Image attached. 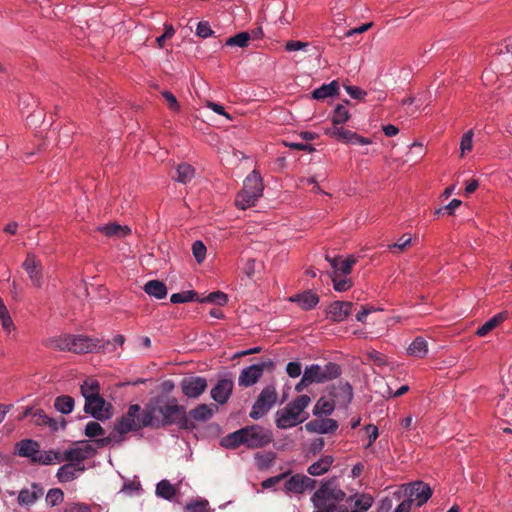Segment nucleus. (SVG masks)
<instances>
[{
  "label": "nucleus",
  "instance_id": "1",
  "mask_svg": "<svg viewBox=\"0 0 512 512\" xmlns=\"http://www.w3.org/2000/svg\"><path fill=\"white\" fill-rule=\"evenodd\" d=\"M143 424L154 428L176 424L185 430H192L195 427L184 406L179 405L175 398L162 397L154 398L146 405Z\"/></svg>",
  "mask_w": 512,
  "mask_h": 512
},
{
  "label": "nucleus",
  "instance_id": "2",
  "mask_svg": "<svg viewBox=\"0 0 512 512\" xmlns=\"http://www.w3.org/2000/svg\"><path fill=\"white\" fill-rule=\"evenodd\" d=\"M144 410L138 404H133L129 407L126 414H124L114 426V430L106 437L96 440L100 447L107 446L111 443L120 444L124 440V435L130 431H138L144 425Z\"/></svg>",
  "mask_w": 512,
  "mask_h": 512
},
{
  "label": "nucleus",
  "instance_id": "3",
  "mask_svg": "<svg viewBox=\"0 0 512 512\" xmlns=\"http://www.w3.org/2000/svg\"><path fill=\"white\" fill-rule=\"evenodd\" d=\"M99 340L86 335L65 334L49 338L46 346L58 350L69 351L75 354L92 353L99 347Z\"/></svg>",
  "mask_w": 512,
  "mask_h": 512
},
{
  "label": "nucleus",
  "instance_id": "4",
  "mask_svg": "<svg viewBox=\"0 0 512 512\" xmlns=\"http://www.w3.org/2000/svg\"><path fill=\"white\" fill-rule=\"evenodd\" d=\"M263 183L259 172L253 170L244 180L243 188L235 198V205L245 210L256 204L263 194Z\"/></svg>",
  "mask_w": 512,
  "mask_h": 512
},
{
  "label": "nucleus",
  "instance_id": "5",
  "mask_svg": "<svg viewBox=\"0 0 512 512\" xmlns=\"http://www.w3.org/2000/svg\"><path fill=\"white\" fill-rule=\"evenodd\" d=\"M278 395L273 385H268L262 389L254 402L249 416L258 420L263 417L275 405Z\"/></svg>",
  "mask_w": 512,
  "mask_h": 512
},
{
  "label": "nucleus",
  "instance_id": "6",
  "mask_svg": "<svg viewBox=\"0 0 512 512\" xmlns=\"http://www.w3.org/2000/svg\"><path fill=\"white\" fill-rule=\"evenodd\" d=\"M313 383H324L338 378L342 369L339 364L327 362L324 366L312 364L305 368Z\"/></svg>",
  "mask_w": 512,
  "mask_h": 512
},
{
  "label": "nucleus",
  "instance_id": "7",
  "mask_svg": "<svg viewBox=\"0 0 512 512\" xmlns=\"http://www.w3.org/2000/svg\"><path fill=\"white\" fill-rule=\"evenodd\" d=\"M274 366L273 360L267 359L243 369L238 378L239 386L250 387L254 385L262 377L265 370H272Z\"/></svg>",
  "mask_w": 512,
  "mask_h": 512
},
{
  "label": "nucleus",
  "instance_id": "8",
  "mask_svg": "<svg viewBox=\"0 0 512 512\" xmlns=\"http://www.w3.org/2000/svg\"><path fill=\"white\" fill-rule=\"evenodd\" d=\"M246 447L250 449L261 448L268 445L272 439V433L259 425L245 427Z\"/></svg>",
  "mask_w": 512,
  "mask_h": 512
},
{
  "label": "nucleus",
  "instance_id": "9",
  "mask_svg": "<svg viewBox=\"0 0 512 512\" xmlns=\"http://www.w3.org/2000/svg\"><path fill=\"white\" fill-rule=\"evenodd\" d=\"M325 489H318L312 496L311 501L315 508L314 512H347V507L337 505L334 501L325 496Z\"/></svg>",
  "mask_w": 512,
  "mask_h": 512
},
{
  "label": "nucleus",
  "instance_id": "10",
  "mask_svg": "<svg viewBox=\"0 0 512 512\" xmlns=\"http://www.w3.org/2000/svg\"><path fill=\"white\" fill-rule=\"evenodd\" d=\"M93 452V449L90 445L85 444L82 447L70 448L64 452L62 455L63 461H67L70 464H74L78 467L79 471H84L85 466L83 461L88 457L89 454Z\"/></svg>",
  "mask_w": 512,
  "mask_h": 512
},
{
  "label": "nucleus",
  "instance_id": "11",
  "mask_svg": "<svg viewBox=\"0 0 512 512\" xmlns=\"http://www.w3.org/2000/svg\"><path fill=\"white\" fill-rule=\"evenodd\" d=\"M306 418L301 417L290 406L276 412V426L280 429H288L302 423Z\"/></svg>",
  "mask_w": 512,
  "mask_h": 512
},
{
  "label": "nucleus",
  "instance_id": "12",
  "mask_svg": "<svg viewBox=\"0 0 512 512\" xmlns=\"http://www.w3.org/2000/svg\"><path fill=\"white\" fill-rule=\"evenodd\" d=\"M316 480L301 474L292 476L285 482L287 492L301 494L306 490H312L316 486Z\"/></svg>",
  "mask_w": 512,
  "mask_h": 512
},
{
  "label": "nucleus",
  "instance_id": "13",
  "mask_svg": "<svg viewBox=\"0 0 512 512\" xmlns=\"http://www.w3.org/2000/svg\"><path fill=\"white\" fill-rule=\"evenodd\" d=\"M22 267L27 272L32 285L40 288L43 284L42 266L39 260L33 254H28Z\"/></svg>",
  "mask_w": 512,
  "mask_h": 512
},
{
  "label": "nucleus",
  "instance_id": "14",
  "mask_svg": "<svg viewBox=\"0 0 512 512\" xmlns=\"http://www.w3.org/2000/svg\"><path fill=\"white\" fill-rule=\"evenodd\" d=\"M207 381L203 377L193 376L183 379L182 392L189 398L199 397L206 389Z\"/></svg>",
  "mask_w": 512,
  "mask_h": 512
},
{
  "label": "nucleus",
  "instance_id": "15",
  "mask_svg": "<svg viewBox=\"0 0 512 512\" xmlns=\"http://www.w3.org/2000/svg\"><path fill=\"white\" fill-rule=\"evenodd\" d=\"M84 411L97 420H105L110 417L106 408V401L100 395L85 401Z\"/></svg>",
  "mask_w": 512,
  "mask_h": 512
},
{
  "label": "nucleus",
  "instance_id": "16",
  "mask_svg": "<svg viewBox=\"0 0 512 512\" xmlns=\"http://www.w3.org/2000/svg\"><path fill=\"white\" fill-rule=\"evenodd\" d=\"M330 394L336 405L346 407L353 398L352 386L348 382L340 381L332 387Z\"/></svg>",
  "mask_w": 512,
  "mask_h": 512
},
{
  "label": "nucleus",
  "instance_id": "17",
  "mask_svg": "<svg viewBox=\"0 0 512 512\" xmlns=\"http://www.w3.org/2000/svg\"><path fill=\"white\" fill-rule=\"evenodd\" d=\"M15 454L28 458L33 463V459H38L40 454V445L32 439H23L16 443Z\"/></svg>",
  "mask_w": 512,
  "mask_h": 512
},
{
  "label": "nucleus",
  "instance_id": "18",
  "mask_svg": "<svg viewBox=\"0 0 512 512\" xmlns=\"http://www.w3.org/2000/svg\"><path fill=\"white\" fill-rule=\"evenodd\" d=\"M234 383L232 379L222 378L215 387L211 390V397L219 404H225L233 390Z\"/></svg>",
  "mask_w": 512,
  "mask_h": 512
},
{
  "label": "nucleus",
  "instance_id": "19",
  "mask_svg": "<svg viewBox=\"0 0 512 512\" xmlns=\"http://www.w3.org/2000/svg\"><path fill=\"white\" fill-rule=\"evenodd\" d=\"M352 307V302L335 301L328 307L327 317L332 321L341 322L350 315Z\"/></svg>",
  "mask_w": 512,
  "mask_h": 512
},
{
  "label": "nucleus",
  "instance_id": "20",
  "mask_svg": "<svg viewBox=\"0 0 512 512\" xmlns=\"http://www.w3.org/2000/svg\"><path fill=\"white\" fill-rule=\"evenodd\" d=\"M305 428L309 432L327 434L334 432L338 428V423L331 418L315 419L308 422Z\"/></svg>",
  "mask_w": 512,
  "mask_h": 512
},
{
  "label": "nucleus",
  "instance_id": "21",
  "mask_svg": "<svg viewBox=\"0 0 512 512\" xmlns=\"http://www.w3.org/2000/svg\"><path fill=\"white\" fill-rule=\"evenodd\" d=\"M289 301L297 303L301 309L308 311L319 303V296L312 290H306L289 297Z\"/></svg>",
  "mask_w": 512,
  "mask_h": 512
},
{
  "label": "nucleus",
  "instance_id": "22",
  "mask_svg": "<svg viewBox=\"0 0 512 512\" xmlns=\"http://www.w3.org/2000/svg\"><path fill=\"white\" fill-rule=\"evenodd\" d=\"M32 489H22L18 495V503L22 506L34 504L43 494L44 490L38 484L33 483Z\"/></svg>",
  "mask_w": 512,
  "mask_h": 512
},
{
  "label": "nucleus",
  "instance_id": "23",
  "mask_svg": "<svg viewBox=\"0 0 512 512\" xmlns=\"http://www.w3.org/2000/svg\"><path fill=\"white\" fill-rule=\"evenodd\" d=\"M246 430L245 427L241 428L237 431H234L225 437H223L220 441V445L226 449H236L240 445L246 446V438H245Z\"/></svg>",
  "mask_w": 512,
  "mask_h": 512
},
{
  "label": "nucleus",
  "instance_id": "24",
  "mask_svg": "<svg viewBox=\"0 0 512 512\" xmlns=\"http://www.w3.org/2000/svg\"><path fill=\"white\" fill-rule=\"evenodd\" d=\"M32 421L35 425L38 426H48L52 431L58 430L57 421L49 417L42 409H34L32 414Z\"/></svg>",
  "mask_w": 512,
  "mask_h": 512
},
{
  "label": "nucleus",
  "instance_id": "25",
  "mask_svg": "<svg viewBox=\"0 0 512 512\" xmlns=\"http://www.w3.org/2000/svg\"><path fill=\"white\" fill-rule=\"evenodd\" d=\"M333 461H334V459L332 456H329V455L324 456L321 459H319L318 461L311 464L308 467L307 471L312 476H320V475L326 473L330 469Z\"/></svg>",
  "mask_w": 512,
  "mask_h": 512
},
{
  "label": "nucleus",
  "instance_id": "26",
  "mask_svg": "<svg viewBox=\"0 0 512 512\" xmlns=\"http://www.w3.org/2000/svg\"><path fill=\"white\" fill-rule=\"evenodd\" d=\"M507 318L506 312H500L486 321L483 325L479 326L476 334L478 336H486L490 331L496 328L500 323H502Z\"/></svg>",
  "mask_w": 512,
  "mask_h": 512
},
{
  "label": "nucleus",
  "instance_id": "27",
  "mask_svg": "<svg viewBox=\"0 0 512 512\" xmlns=\"http://www.w3.org/2000/svg\"><path fill=\"white\" fill-rule=\"evenodd\" d=\"M144 291L157 299H163L167 295L166 285L159 280H150L144 285Z\"/></svg>",
  "mask_w": 512,
  "mask_h": 512
},
{
  "label": "nucleus",
  "instance_id": "28",
  "mask_svg": "<svg viewBox=\"0 0 512 512\" xmlns=\"http://www.w3.org/2000/svg\"><path fill=\"white\" fill-rule=\"evenodd\" d=\"M98 230L106 236L109 237H124L130 234L131 230L127 226H121L117 223H110L99 227Z\"/></svg>",
  "mask_w": 512,
  "mask_h": 512
},
{
  "label": "nucleus",
  "instance_id": "29",
  "mask_svg": "<svg viewBox=\"0 0 512 512\" xmlns=\"http://www.w3.org/2000/svg\"><path fill=\"white\" fill-rule=\"evenodd\" d=\"M339 85L337 81H332L329 84H323L321 87L312 92V97L317 100H323L338 93Z\"/></svg>",
  "mask_w": 512,
  "mask_h": 512
},
{
  "label": "nucleus",
  "instance_id": "30",
  "mask_svg": "<svg viewBox=\"0 0 512 512\" xmlns=\"http://www.w3.org/2000/svg\"><path fill=\"white\" fill-rule=\"evenodd\" d=\"M319 489H325V491H326L325 496H327L329 499H331L335 503H339V502L343 501L346 497L345 492L342 489L335 487L333 485L332 481L322 482Z\"/></svg>",
  "mask_w": 512,
  "mask_h": 512
},
{
  "label": "nucleus",
  "instance_id": "31",
  "mask_svg": "<svg viewBox=\"0 0 512 512\" xmlns=\"http://www.w3.org/2000/svg\"><path fill=\"white\" fill-rule=\"evenodd\" d=\"M78 467L74 464L67 463L58 469L56 477L59 482H70L77 477Z\"/></svg>",
  "mask_w": 512,
  "mask_h": 512
},
{
  "label": "nucleus",
  "instance_id": "32",
  "mask_svg": "<svg viewBox=\"0 0 512 512\" xmlns=\"http://www.w3.org/2000/svg\"><path fill=\"white\" fill-rule=\"evenodd\" d=\"M354 133L355 132H353L351 130L345 129L343 127H338V126H333L332 128H328L325 131L326 135H328L330 137H334L338 141H342L345 143L351 142V140L354 136Z\"/></svg>",
  "mask_w": 512,
  "mask_h": 512
},
{
  "label": "nucleus",
  "instance_id": "33",
  "mask_svg": "<svg viewBox=\"0 0 512 512\" xmlns=\"http://www.w3.org/2000/svg\"><path fill=\"white\" fill-rule=\"evenodd\" d=\"M177 493V489L168 480H161L156 485V495L165 500H171Z\"/></svg>",
  "mask_w": 512,
  "mask_h": 512
},
{
  "label": "nucleus",
  "instance_id": "34",
  "mask_svg": "<svg viewBox=\"0 0 512 512\" xmlns=\"http://www.w3.org/2000/svg\"><path fill=\"white\" fill-rule=\"evenodd\" d=\"M81 394L85 398V401H87L90 398H93L97 395H100V386L97 380L94 379H87L83 382V384L80 387Z\"/></svg>",
  "mask_w": 512,
  "mask_h": 512
},
{
  "label": "nucleus",
  "instance_id": "35",
  "mask_svg": "<svg viewBox=\"0 0 512 512\" xmlns=\"http://www.w3.org/2000/svg\"><path fill=\"white\" fill-rule=\"evenodd\" d=\"M74 399L69 395H61L56 397L54 407L62 414H69L74 408Z\"/></svg>",
  "mask_w": 512,
  "mask_h": 512
},
{
  "label": "nucleus",
  "instance_id": "36",
  "mask_svg": "<svg viewBox=\"0 0 512 512\" xmlns=\"http://www.w3.org/2000/svg\"><path fill=\"white\" fill-rule=\"evenodd\" d=\"M191 418L195 421H206L213 415V408L207 404H200L189 412Z\"/></svg>",
  "mask_w": 512,
  "mask_h": 512
},
{
  "label": "nucleus",
  "instance_id": "37",
  "mask_svg": "<svg viewBox=\"0 0 512 512\" xmlns=\"http://www.w3.org/2000/svg\"><path fill=\"white\" fill-rule=\"evenodd\" d=\"M335 406L336 404L333 400H328L325 397H321L314 406L313 414L315 416H320L322 414L330 415L334 411Z\"/></svg>",
  "mask_w": 512,
  "mask_h": 512
},
{
  "label": "nucleus",
  "instance_id": "38",
  "mask_svg": "<svg viewBox=\"0 0 512 512\" xmlns=\"http://www.w3.org/2000/svg\"><path fill=\"white\" fill-rule=\"evenodd\" d=\"M194 173H195V170L190 164L183 163L177 167V170H176L177 175H176L175 179L180 183L186 184L193 179Z\"/></svg>",
  "mask_w": 512,
  "mask_h": 512
},
{
  "label": "nucleus",
  "instance_id": "39",
  "mask_svg": "<svg viewBox=\"0 0 512 512\" xmlns=\"http://www.w3.org/2000/svg\"><path fill=\"white\" fill-rule=\"evenodd\" d=\"M61 462L63 461L62 455L53 450L41 452L38 456V459H33V463L49 465L52 464L53 461Z\"/></svg>",
  "mask_w": 512,
  "mask_h": 512
},
{
  "label": "nucleus",
  "instance_id": "40",
  "mask_svg": "<svg viewBox=\"0 0 512 512\" xmlns=\"http://www.w3.org/2000/svg\"><path fill=\"white\" fill-rule=\"evenodd\" d=\"M251 39L249 32H240L232 37H229L225 41L226 46H238L241 48L247 47Z\"/></svg>",
  "mask_w": 512,
  "mask_h": 512
},
{
  "label": "nucleus",
  "instance_id": "41",
  "mask_svg": "<svg viewBox=\"0 0 512 512\" xmlns=\"http://www.w3.org/2000/svg\"><path fill=\"white\" fill-rule=\"evenodd\" d=\"M170 301L173 304L187 303L192 301L199 302V298H197V293L191 290L172 294L170 297Z\"/></svg>",
  "mask_w": 512,
  "mask_h": 512
},
{
  "label": "nucleus",
  "instance_id": "42",
  "mask_svg": "<svg viewBox=\"0 0 512 512\" xmlns=\"http://www.w3.org/2000/svg\"><path fill=\"white\" fill-rule=\"evenodd\" d=\"M349 118H350V114H349L348 110L345 108V106L338 104L334 109L333 118H332L334 126H337V125L347 122L349 120Z\"/></svg>",
  "mask_w": 512,
  "mask_h": 512
},
{
  "label": "nucleus",
  "instance_id": "43",
  "mask_svg": "<svg viewBox=\"0 0 512 512\" xmlns=\"http://www.w3.org/2000/svg\"><path fill=\"white\" fill-rule=\"evenodd\" d=\"M432 493L433 491L427 483L418 480V507L425 504L432 496Z\"/></svg>",
  "mask_w": 512,
  "mask_h": 512
},
{
  "label": "nucleus",
  "instance_id": "44",
  "mask_svg": "<svg viewBox=\"0 0 512 512\" xmlns=\"http://www.w3.org/2000/svg\"><path fill=\"white\" fill-rule=\"evenodd\" d=\"M357 262L355 256L350 255L345 260L339 258L338 262V276H347L351 273L353 265Z\"/></svg>",
  "mask_w": 512,
  "mask_h": 512
},
{
  "label": "nucleus",
  "instance_id": "45",
  "mask_svg": "<svg viewBox=\"0 0 512 512\" xmlns=\"http://www.w3.org/2000/svg\"><path fill=\"white\" fill-rule=\"evenodd\" d=\"M199 302H209L219 306H224L228 302V296L221 291H215L210 293L207 297L199 299Z\"/></svg>",
  "mask_w": 512,
  "mask_h": 512
},
{
  "label": "nucleus",
  "instance_id": "46",
  "mask_svg": "<svg viewBox=\"0 0 512 512\" xmlns=\"http://www.w3.org/2000/svg\"><path fill=\"white\" fill-rule=\"evenodd\" d=\"M64 500V493L59 488H52L46 495V502L49 506L54 507Z\"/></svg>",
  "mask_w": 512,
  "mask_h": 512
},
{
  "label": "nucleus",
  "instance_id": "47",
  "mask_svg": "<svg viewBox=\"0 0 512 512\" xmlns=\"http://www.w3.org/2000/svg\"><path fill=\"white\" fill-rule=\"evenodd\" d=\"M310 401L311 400L309 396L300 395L287 405L290 406L296 413L301 415L304 409L309 405Z\"/></svg>",
  "mask_w": 512,
  "mask_h": 512
},
{
  "label": "nucleus",
  "instance_id": "48",
  "mask_svg": "<svg viewBox=\"0 0 512 512\" xmlns=\"http://www.w3.org/2000/svg\"><path fill=\"white\" fill-rule=\"evenodd\" d=\"M84 433H85V436H87L89 438H95L98 436H103L105 434L104 429L96 421L88 422L85 427Z\"/></svg>",
  "mask_w": 512,
  "mask_h": 512
},
{
  "label": "nucleus",
  "instance_id": "49",
  "mask_svg": "<svg viewBox=\"0 0 512 512\" xmlns=\"http://www.w3.org/2000/svg\"><path fill=\"white\" fill-rule=\"evenodd\" d=\"M331 279L333 282V287L338 292H343L348 290L352 286L351 279H340V276L336 274H331Z\"/></svg>",
  "mask_w": 512,
  "mask_h": 512
},
{
  "label": "nucleus",
  "instance_id": "50",
  "mask_svg": "<svg viewBox=\"0 0 512 512\" xmlns=\"http://www.w3.org/2000/svg\"><path fill=\"white\" fill-rule=\"evenodd\" d=\"M373 499L369 495L362 494L358 497L354 503V507L359 512H365L370 509L372 506Z\"/></svg>",
  "mask_w": 512,
  "mask_h": 512
},
{
  "label": "nucleus",
  "instance_id": "51",
  "mask_svg": "<svg viewBox=\"0 0 512 512\" xmlns=\"http://www.w3.org/2000/svg\"><path fill=\"white\" fill-rule=\"evenodd\" d=\"M192 253L198 263L204 261L206 256V246L202 241H195L192 245Z\"/></svg>",
  "mask_w": 512,
  "mask_h": 512
},
{
  "label": "nucleus",
  "instance_id": "52",
  "mask_svg": "<svg viewBox=\"0 0 512 512\" xmlns=\"http://www.w3.org/2000/svg\"><path fill=\"white\" fill-rule=\"evenodd\" d=\"M412 421H413V419H412L411 415H409L401 420L400 428H401V437L403 439L411 440L410 430H411Z\"/></svg>",
  "mask_w": 512,
  "mask_h": 512
},
{
  "label": "nucleus",
  "instance_id": "53",
  "mask_svg": "<svg viewBox=\"0 0 512 512\" xmlns=\"http://www.w3.org/2000/svg\"><path fill=\"white\" fill-rule=\"evenodd\" d=\"M472 139H473V131L472 130H469L462 136V139L460 142V149L462 151V154H464L468 151H471Z\"/></svg>",
  "mask_w": 512,
  "mask_h": 512
},
{
  "label": "nucleus",
  "instance_id": "54",
  "mask_svg": "<svg viewBox=\"0 0 512 512\" xmlns=\"http://www.w3.org/2000/svg\"><path fill=\"white\" fill-rule=\"evenodd\" d=\"M196 34L201 38H207L213 34V30L207 21H201L197 25Z\"/></svg>",
  "mask_w": 512,
  "mask_h": 512
},
{
  "label": "nucleus",
  "instance_id": "55",
  "mask_svg": "<svg viewBox=\"0 0 512 512\" xmlns=\"http://www.w3.org/2000/svg\"><path fill=\"white\" fill-rule=\"evenodd\" d=\"M412 243V236L410 234H404L392 245H389V249L396 248L399 251H403L408 245Z\"/></svg>",
  "mask_w": 512,
  "mask_h": 512
},
{
  "label": "nucleus",
  "instance_id": "56",
  "mask_svg": "<svg viewBox=\"0 0 512 512\" xmlns=\"http://www.w3.org/2000/svg\"><path fill=\"white\" fill-rule=\"evenodd\" d=\"M286 372L292 378L299 377L302 372V366L299 362H289L286 366Z\"/></svg>",
  "mask_w": 512,
  "mask_h": 512
},
{
  "label": "nucleus",
  "instance_id": "57",
  "mask_svg": "<svg viewBox=\"0 0 512 512\" xmlns=\"http://www.w3.org/2000/svg\"><path fill=\"white\" fill-rule=\"evenodd\" d=\"M162 96L166 100V102L171 110L178 111L180 109V105H179L176 97L171 92L163 91Z\"/></svg>",
  "mask_w": 512,
  "mask_h": 512
},
{
  "label": "nucleus",
  "instance_id": "58",
  "mask_svg": "<svg viewBox=\"0 0 512 512\" xmlns=\"http://www.w3.org/2000/svg\"><path fill=\"white\" fill-rule=\"evenodd\" d=\"M346 92L354 99L361 100L366 96V92L357 86H345Z\"/></svg>",
  "mask_w": 512,
  "mask_h": 512
},
{
  "label": "nucleus",
  "instance_id": "59",
  "mask_svg": "<svg viewBox=\"0 0 512 512\" xmlns=\"http://www.w3.org/2000/svg\"><path fill=\"white\" fill-rule=\"evenodd\" d=\"M174 32V28L171 25H165V32L156 39L158 46L162 48L165 41L171 38L174 35Z\"/></svg>",
  "mask_w": 512,
  "mask_h": 512
},
{
  "label": "nucleus",
  "instance_id": "60",
  "mask_svg": "<svg viewBox=\"0 0 512 512\" xmlns=\"http://www.w3.org/2000/svg\"><path fill=\"white\" fill-rule=\"evenodd\" d=\"M307 46H308L307 42L291 40L286 43L285 49L288 52H294V51L302 50Z\"/></svg>",
  "mask_w": 512,
  "mask_h": 512
},
{
  "label": "nucleus",
  "instance_id": "61",
  "mask_svg": "<svg viewBox=\"0 0 512 512\" xmlns=\"http://www.w3.org/2000/svg\"><path fill=\"white\" fill-rule=\"evenodd\" d=\"M285 145L291 149L307 151L309 153L315 151V148L309 144L298 143V142H285Z\"/></svg>",
  "mask_w": 512,
  "mask_h": 512
},
{
  "label": "nucleus",
  "instance_id": "62",
  "mask_svg": "<svg viewBox=\"0 0 512 512\" xmlns=\"http://www.w3.org/2000/svg\"><path fill=\"white\" fill-rule=\"evenodd\" d=\"M313 382L310 378V375H308L307 371L304 370V373H303V376L301 378V380L297 383V385L295 386V390L298 391V392H301L303 391L306 387H308L309 385H311Z\"/></svg>",
  "mask_w": 512,
  "mask_h": 512
},
{
  "label": "nucleus",
  "instance_id": "63",
  "mask_svg": "<svg viewBox=\"0 0 512 512\" xmlns=\"http://www.w3.org/2000/svg\"><path fill=\"white\" fill-rule=\"evenodd\" d=\"M208 505L207 501H198L195 503L188 504L186 510L188 512H204Z\"/></svg>",
  "mask_w": 512,
  "mask_h": 512
},
{
  "label": "nucleus",
  "instance_id": "64",
  "mask_svg": "<svg viewBox=\"0 0 512 512\" xmlns=\"http://www.w3.org/2000/svg\"><path fill=\"white\" fill-rule=\"evenodd\" d=\"M286 477V474H280L274 477H270L262 482V487L265 489L271 488L278 484L282 479Z\"/></svg>",
  "mask_w": 512,
  "mask_h": 512
}]
</instances>
